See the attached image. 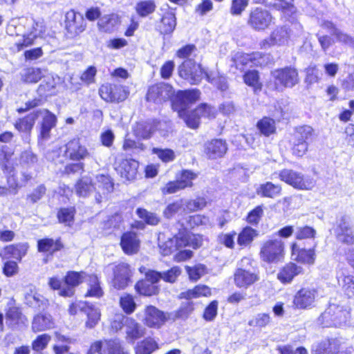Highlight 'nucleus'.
<instances>
[{"label":"nucleus","instance_id":"nucleus-40","mask_svg":"<svg viewBox=\"0 0 354 354\" xmlns=\"http://www.w3.org/2000/svg\"><path fill=\"white\" fill-rule=\"evenodd\" d=\"M84 313L87 315L86 326L89 328H94L100 319L101 314L99 309L95 308L93 305L87 303Z\"/></svg>","mask_w":354,"mask_h":354},{"label":"nucleus","instance_id":"nucleus-19","mask_svg":"<svg viewBox=\"0 0 354 354\" xmlns=\"http://www.w3.org/2000/svg\"><path fill=\"white\" fill-rule=\"evenodd\" d=\"M126 339L133 343L136 339L142 337L146 333V329L134 319L127 317L124 318Z\"/></svg>","mask_w":354,"mask_h":354},{"label":"nucleus","instance_id":"nucleus-15","mask_svg":"<svg viewBox=\"0 0 354 354\" xmlns=\"http://www.w3.org/2000/svg\"><path fill=\"white\" fill-rule=\"evenodd\" d=\"M318 297L317 290L313 288H303L295 295L293 303L296 308L306 309L313 306Z\"/></svg>","mask_w":354,"mask_h":354},{"label":"nucleus","instance_id":"nucleus-10","mask_svg":"<svg viewBox=\"0 0 354 354\" xmlns=\"http://www.w3.org/2000/svg\"><path fill=\"white\" fill-rule=\"evenodd\" d=\"M159 272L154 270H149L146 272V278L140 280L135 286L136 291L145 296H151L156 295L159 291V288L157 285L160 281Z\"/></svg>","mask_w":354,"mask_h":354},{"label":"nucleus","instance_id":"nucleus-54","mask_svg":"<svg viewBox=\"0 0 354 354\" xmlns=\"http://www.w3.org/2000/svg\"><path fill=\"white\" fill-rule=\"evenodd\" d=\"M120 306L127 315L133 313L136 308V304L133 296L126 293L122 294L120 297Z\"/></svg>","mask_w":354,"mask_h":354},{"label":"nucleus","instance_id":"nucleus-8","mask_svg":"<svg viewBox=\"0 0 354 354\" xmlns=\"http://www.w3.org/2000/svg\"><path fill=\"white\" fill-rule=\"evenodd\" d=\"M178 75L189 84H198L205 73L200 64H196L193 59H188L184 61L178 68Z\"/></svg>","mask_w":354,"mask_h":354},{"label":"nucleus","instance_id":"nucleus-33","mask_svg":"<svg viewBox=\"0 0 354 354\" xmlns=\"http://www.w3.org/2000/svg\"><path fill=\"white\" fill-rule=\"evenodd\" d=\"M38 119V113L36 111L29 113L23 118H20L15 123V127L19 132L30 135L35 121Z\"/></svg>","mask_w":354,"mask_h":354},{"label":"nucleus","instance_id":"nucleus-26","mask_svg":"<svg viewBox=\"0 0 354 354\" xmlns=\"http://www.w3.org/2000/svg\"><path fill=\"white\" fill-rule=\"evenodd\" d=\"M96 189L97 194L95 195V200L97 203H100L102 201L103 196H106L111 192L113 189V183L109 176L98 175L96 176Z\"/></svg>","mask_w":354,"mask_h":354},{"label":"nucleus","instance_id":"nucleus-55","mask_svg":"<svg viewBox=\"0 0 354 354\" xmlns=\"http://www.w3.org/2000/svg\"><path fill=\"white\" fill-rule=\"evenodd\" d=\"M184 205L183 212L187 214L202 209L205 207L206 201L203 198H198L194 200H184Z\"/></svg>","mask_w":354,"mask_h":354},{"label":"nucleus","instance_id":"nucleus-21","mask_svg":"<svg viewBox=\"0 0 354 354\" xmlns=\"http://www.w3.org/2000/svg\"><path fill=\"white\" fill-rule=\"evenodd\" d=\"M272 6L280 11L289 21L297 22L296 19L297 9L295 6L294 0H274Z\"/></svg>","mask_w":354,"mask_h":354},{"label":"nucleus","instance_id":"nucleus-11","mask_svg":"<svg viewBox=\"0 0 354 354\" xmlns=\"http://www.w3.org/2000/svg\"><path fill=\"white\" fill-rule=\"evenodd\" d=\"M26 24L31 28L28 32L23 35V39L16 42L17 50L28 47L34 44L35 39L40 37L45 31V27L41 21H35L33 19H26Z\"/></svg>","mask_w":354,"mask_h":354},{"label":"nucleus","instance_id":"nucleus-43","mask_svg":"<svg viewBox=\"0 0 354 354\" xmlns=\"http://www.w3.org/2000/svg\"><path fill=\"white\" fill-rule=\"evenodd\" d=\"M101 354H129L122 346L118 339H110L104 343V348Z\"/></svg>","mask_w":354,"mask_h":354},{"label":"nucleus","instance_id":"nucleus-47","mask_svg":"<svg viewBox=\"0 0 354 354\" xmlns=\"http://www.w3.org/2000/svg\"><path fill=\"white\" fill-rule=\"evenodd\" d=\"M208 82L216 86L221 91H225L228 88L227 79L225 76L220 75L217 72L205 73Z\"/></svg>","mask_w":354,"mask_h":354},{"label":"nucleus","instance_id":"nucleus-38","mask_svg":"<svg viewBox=\"0 0 354 354\" xmlns=\"http://www.w3.org/2000/svg\"><path fill=\"white\" fill-rule=\"evenodd\" d=\"M186 123L187 126L191 129H197L200 124V115L197 111V108L191 111L185 110L178 113Z\"/></svg>","mask_w":354,"mask_h":354},{"label":"nucleus","instance_id":"nucleus-13","mask_svg":"<svg viewBox=\"0 0 354 354\" xmlns=\"http://www.w3.org/2000/svg\"><path fill=\"white\" fill-rule=\"evenodd\" d=\"M174 94V91L171 86L165 83H160L149 88L146 98L147 101L160 104L169 100Z\"/></svg>","mask_w":354,"mask_h":354},{"label":"nucleus","instance_id":"nucleus-62","mask_svg":"<svg viewBox=\"0 0 354 354\" xmlns=\"http://www.w3.org/2000/svg\"><path fill=\"white\" fill-rule=\"evenodd\" d=\"M57 217L60 223L66 225H71L73 221L74 209L73 208L61 209L57 214Z\"/></svg>","mask_w":354,"mask_h":354},{"label":"nucleus","instance_id":"nucleus-32","mask_svg":"<svg viewBox=\"0 0 354 354\" xmlns=\"http://www.w3.org/2000/svg\"><path fill=\"white\" fill-rule=\"evenodd\" d=\"M281 187L279 185L266 182L261 184L256 189L257 194L263 198H275L281 194Z\"/></svg>","mask_w":354,"mask_h":354},{"label":"nucleus","instance_id":"nucleus-61","mask_svg":"<svg viewBox=\"0 0 354 354\" xmlns=\"http://www.w3.org/2000/svg\"><path fill=\"white\" fill-rule=\"evenodd\" d=\"M152 152L164 162H171L176 158L174 151L170 149L153 148Z\"/></svg>","mask_w":354,"mask_h":354},{"label":"nucleus","instance_id":"nucleus-18","mask_svg":"<svg viewBox=\"0 0 354 354\" xmlns=\"http://www.w3.org/2000/svg\"><path fill=\"white\" fill-rule=\"evenodd\" d=\"M84 272H68L64 277V286L59 295L64 297H72L75 294V288L82 282Z\"/></svg>","mask_w":354,"mask_h":354},{"label":"nucleus","instance_id":"nucleus-6","mask_svg":"<svg viewBox=\"0 0 354 354\" xmlns=\"http://www.w3.org/2000/svg\"><path fill=\"white\" fill-rule=\"evenodd\" d=\"M279 177L281 180L298 189L310 190L316 184V181L313 177L305 176L292 169L281 170L279 174Z\"/></svg>","mask_w":354,"mask_h":354},{"label":"nucleus","instance_id":"nucleus-63","mask_svg":"<svg viewBox=\"0 0 354 354\" xmlns=\"http://www.w3.org/2000/svg\"><path fill=\"white\" fill-rule=\"evenodd\" d=\"M180 273V268L178 266H174L167 272H159L160 275V279H162L166 282L174 283L176 281Z\"/></svg>","mask_w":354,"mask_h":354},{"label":"nucleus","instance_id":"nucleus-20","mask_svg":"<svg viewBox=\"0 0 354 354\" xmlns=\"http://www.w3.org/2000/svg\"><path fill=\"white\" fill-rule=\"evenodd\" d=\"M66 26L70 32L79 34L85 30L86 23L80 13L70 10L66 14Z\"/></svg>","mask_w":354,"mask_h":354},{"label":"nucleus","instance_id":"nucleus-12","mask_svg":"<svg viewBox=\"0 0 354 354\" xmlns=\"http://www.w3.org/2000/svg\"><path fill=\"white\" fill-rule=\"evenodd\" d=\"M272 21V16L268 10L256 8L250 12L248 24L256 30H264L269 27Z\"/></svg>","mask_w":354,"mask_h":354},{"label":"nucleus","instance_id":"nucleus-37","mask_svg":"<svg viewBox=\"0 0 354 354\" xmlns=\"http://www.w3.org/2000/svg\"><path fill=\"white\" fill-rule=\"evenodd\" d=\"M176 26V19L175 14L172 11L166 12L161 19L160 25V31L162 34H169L172 32Z\"/></svg>","mask_w":354,"mask_h":354},{"label":"nucleus","instance_id":"nucleus-24","mask_svg":"<svg viewBox=\"0 0 354 354\" xmlns=\"http://www.w3.org/2000/svg\"><path fill=\"white\" fill-rule=\"evenodd\" d=\"M315 249H300L297 244L292 245V258L293 260L308 265H313L315 261Z\"/></svg>","mask_w":354,"mask_h":354},{"label":"nucleus","instance_id":"nucleus-44","mask_svg":"<svg viewBox=\"0 0 354 354\" xmlns=\"http://www.w3.org/2000/svg\"><path fill=\"white\" fill-rule=\"evenodd\" d=\"M158 348L157 342L152 338H146L138 344L136 354H151Z\"/></svg>","mask_w":354,"mask_h":354},{"label":"nucleus","instance_id":"nucleus-3","mask_svg":"<svg viewBox=\"0 0 354 354\" xmlns=\"http://www.w3.org/2000/svg\"><path fill=\"white\" fill-rule=\"evenodd\" d=\"M349 318L350 309L348 306L330 304L319 319L324 326L338 327L346 324Z\"/></svg>","mask_w":354,"mask_h":354},{"label":"nucleus","instance_id":"nucleus-30","mask_svg":"<svg viewBox=\"0 0 354 354\" xmlns=\"http://www.w3.org/2000/svg\"><path fill=\"white\" fill-rule=\"evenodd\" d=\"M28 248L26 243L10 245L4 248L0 253V256L3 259L14 258L20 261L22 257L26 254Z\"/></svg>","mask_w":354,"mask_h":354},{"label":"nucleus","instance_id":"nucleus-60","mask_svg":"<svg viewBox=\"0 0 354 354\" xmlns=\"http://www.w3.org/2000/svg\"><path fill=\"white\" fill-rule=\"evenodd\" d=\"M185 268L189 279L194 281L198 280L206 272L205 266L202 264H198L192 267L186 266Z\"/></svg>","mask_w":354,"mask_h":354},{"label":"nucleus","instance_id":"nucleus-42","mask_svg":"<svg viewBox=\"0 0 354 354\" xmlns=\"http://www.w3.org/2000/svg\"><path fill=\"white\" fill-rule=\"evenodd\" d=\"M88 289L86 297L100 298L103 295V290L100 286L99 280L95 275H90L88 279Z\"/></svg>","mask_w":354,"mask_h":354},{"label":"nucleus","instance_id":"nucleus-41","mask_svg":"<svg viewBox=\"0 0 354 354\" xmlns=\"http://www.w3.org/2000/svg\"><path fill=\"white\" fill-rule=\"evenodd\" d=\"M37 246L39 252L53 253L61 250L62 244L59 240L44 239L38 241Z\"/></svg>","mask_w":354,"mask_h":354},{"label":"nucleus","instance_id":"nucleus-56","mask_svg":"<svg viewBox=\"0 0 354 354\" xmlns=\"http://www.w3.org/2000/svg\"><path fill=\"white\" fill-rule=\"evenodd\" d=\"M198 177L196 173L193 172L191 170L185 169L181 171L180 177L178 180L180 183L183 189L187 187H192L193 186L192 181Z\"/></svg>","mask_w":354,"mask_h":354},{"label":"nucleus","instance_id":"nucleus-31","mask_svg":"<svg viewBox=\"0 0 354 354\" xmlns=\"http://www.w3.org/2000/svg\"><path fill=\"white\" fill-rule=\"evenodd\" d=\"M225 142L221 139H215L206 145L205 152L209 158L216 159L222 157L227 151Z\"/></svg>","mask_w":354,"mask_h":354},{"label":"nucleus","instance_id":"nucleus-1","mask_svg":"<svg viewBox=\"0 0 354 354\" xmlns=\"http://www.w3.org/2000/svg\"><path fill=\"white\" fill-rule=\"evenodd\" d=\"M292 28L286 26L277 27L270 37L261 43V48H268L272 46H283L286 44L291 36L299 37L303 32V27L299 22H291Z\"/></svg>","mask_w":354,"mask_h":354},{"label":"nucleus","instance_id":"nucleus-36","mask_svg":"<svg viewBox=\"0 0 354 354\" xmlns=\"http://www.w3.org/2000/svg\"><path fill=\"white\" fill-rule=\"evenodd\" d=\"M254 59V55L253 54H245L239 52L233 57L232 62L237 69L243 71L246 66H252Z\"/></svg>","mask_w":354,"mask_h":354},{"label":"nucleus","instance_id":"nucleus-50","mask_svg":"<svg viewBox=\"0 0 354 354\" xmlns=\"http://www.w3.org/2000/svg\"><path fill=\"white\" fill-rule=\"evenodd\" d=\"M313 136V129L308 125H304L296 129L295 133V139L297 141L308 142L312 140Z\"/></svg>","mask_w":354,"mask_h":354},{"label":"nucleus","instance_id":"nucleus-5","mask_svg":"<svg viewBox=\"0 0 354 354\" xmlns=\"http://www.w3.org/2000/svg\"><path fill=\"white\" fill-rule=\"evenodd\" d=\"M252 263V259L248 257L241 260L239 268L234 273V282L238 288L247 289L259 280L258 272L253 268H248Z\"/></svg>","mask_w":354,"mask_h":354},{"label":"nucleus","instance_id":"nucleus-39","mask_svg":"<svg viewBox=\"0 0 354 354\" xmlns=\"http://www.w3.org/2000/svg\"><path fill=\"white\" fill-rule=\"evenodd\" d=\"M77 194L80 196H88L96 187L92 183L90 177H82L76 184L75 186Z\"/></svg>","mask_w":354,"mask_h":354},{"label":"nucleus","instance_id":"nucleus-17","mask_svg":"<svg viewBox=\"0 0 354 354\" xmlns=\"http://www.w3.org/2000/svg\"><path fill=\"white\" fill-rule=\"evenodd\" d=\"M189 234L186 231H180L174 237L169 239L161 246L163 248L162 252L164 255H168L182 248L189 245Z\"/></svg>","mask_w":354,"mask_h":354},{"label":"nucleus","instance_id":"nucleus-28","mask_svg":"<svg viewBox=\"0 0 354 354\" xmlns=\"http://www.w3.org/2000/svg\"><path fill=\"white\" fill-rule=\"evenodd\" d=\"M120 245L126 254H132L138 252L140 248V240L135 232H129L122 236Z\"/></svg>","mask_w":354,"mask_h":354},{"label":"nucleus","instance_id":"nucleus-53","mask_svg":"<svg viewBox=\"0 0 354 354\" xmlns=\"http://www.w3.org/2000/svg\"><path fill=\"white\" fill-rule=\"evenodd\" d=\"M43 74L38 68H28L24 70L21 73L22 80L25 82L35 83L41 80Z\"/></svg>","mask_w":354,"mask_h":354},{"label":"nucleus","instance_id":"nucleus-58","mask_svg":"<svg viewBox=\"0 0 354 354\" xmlns=\"http://www.w3.org/2000/svg\"><path fill=\"white\" fill-rule=\"evenodd\" d=\"M136 213L140 218L143 219L149 225H156L160 222V218L156 214L149 212L145 209L138 208Z\"/></svg>","mask_w":354,"mask_h":354},{"label":"nucleus","instance_id":"nucleus-9","mask_svg":"<svg viewBox=\"0 0 354 354\" xmlns=\"http://www.w3.org/2000/svg\"><path fill=\"white\" fill-rule=\"evenodd\" d=\"M201 92L198 89L178 91L172 100V109L174 111H183L189 104L196 102L200 98Z\"/></svg>","mask_w":354,"mask_h":354},{"label":"nucleus","instance_id":"nucleus-52","mask_svg":"<svg viewBox=\"0 0 354 354\" xmlns=\"http://www.w3.org/2000/svg\"><path fill=\"white\" fill-rule=\"evenodd\" d=\"M244 82L249 86L253 87L254 91H261V83L259 82V73L257 71H248L243 75Z\"/></svg>","mask_w":354,"mask_h":354},{"label":"nucleus","instance_id":"nucleus-64","mask_svg":"<svg viewBox=\"0 0 354 354\" xmlns=\"http://www.w3.org/2000/svg\"><path fill=\"white\" fill-rule=\"evenodd\" d=\"M270 321V317L268 314L259 313L253 319L249 321L248 324L250 326L262 328L265 327Z\"/></svg>","mask_w":354,"mask_h":354},{"label":"nucleus","instance_id":"nucleus-27","mask_svg":"<svg viewBox=\"0 0 354 354\" xmlns=\"http://www.w3.org/2000/svg\"><path fill=\"white\" fill-rule=\"evenodd\" d=\"M303 272L304 269L301 266L294 263H288L280 270L277 278L283 283H290L295 277Z\"/></svg>","mask_w":354,"mask_h":354},{"label":"nucleus","instance_id":"nucleus-35","mask_svg":"<svg viewBox=\"0 0 354 354\" xmlns=\"http://www.w3.org/2000/svg\"><path fill=\"white\" fill-rule=\"evenodd\" d=\"M54 327V322L49 314H38L32 322V328L34 332L46 330Z\"/></svg>","mask_w":354,"mask_h":354},{"label":"nucleus","instance_id":"nucleus-22","mask_svg":"<svg viewBox=\"0 0 354 354\" xmlns=\"http://www.w3.org/2000/svg\"><path fill=\"white\" fill-rule=\"evenodd\" d=\"M38 118H42L41 124V136L43 139L49 138L50 130L55 126L57 118L54 114L47 109H39L36 111Z\"/></svg>","mask_w":354,"mask_h":354},{"label":"nucleus","instance_id":"nucleus-49","mask_svg":"<svg viewBox=\"0 0 354 354\" xmlns=\"http://www.w3.org/2000/svg\"><path fill=\"white\" fill-rule=\"evenodd\" d=\"M25 300L29 306L36 308H44L48 303L47 299L37 292L27 294Z\"/></svg>","mask_w":354,"mask_h":354},{"label":"nucleus","instance_id":"nucleus-25","mask_svg":"<svg viewBox=\"0 0 354 354\" xmlns=\"http://www.w3.org/2000/svg\"><path fill=\"white\" fill-rule=\"evenodd\" d=\"M341 345L338 340H324L313 344L312 352L314 354H338Z\"/></svg>","mask_w":354,"mask_h":354},{"label":"nucleus","instance_id":"nucleus-45","mask_svg":"<svg viewBox=\"0 0 354 354\" xmlns=\"http://www.w3.org/2000/svg\"><path fill=\"white\" fill-rule=\"evenodd\" d=\"M133 131L137 137L147 139L149 138L153 133L154 128L150 122H140L135 126Z\"/></svg>","mask_w":354,"mask_h":354},{"label":"nucleus","instance_id":"nucleus-59","mask_svg":"<svg viewBox=\"0 0 354 354\" xmlns=\"http://www.w3.org/2000/svg\"><path fill=\"white\" fill-rule=\"evenodd\" d=\"M197 111L200 115V118H205L208 119H213L216 118L217 111L216 108L209 105L206 103H203L197 107Z\"/></svg>","mask_w":354,"mask_h":354},{"label":"nucleus","instance_id":"nucleus-57","mask_svg":"<svg viewBox=\"0 0 354 354\" xmlns=\"http://www.w3.org/2000/svg\"><path fill=\"white\" fill-rule=\"evenodd\" d=\"M184 207V200L180 199L176 201L167 205L164 211V214L167 218H170L177 213H180L181 214H185V212H183Z\"/></svg>","mask_w":354,"mask_h":354},{"label":"nucleus","instance_id":"nucleus-51","mask_svg":"<svg viewBox=\"0 0 354 354\" xmlns=\"http://www.w3.org/2000/svg\"><path fill=\"white\" fill-rule=\"evenodd\" d=\"M156 8L153 1L147 0L138 2L136 6V10L140 17H145L153 13Z\"/></svg>","mask_w":354,"mask_h":354},{"label":"nucleus","instance_id":"nucleus-46","mask_svg":"<svg viewBox=\"0 0 354 354\" xmlns=\"http://www.w3.org/2000/svg\"><path fill=\"white\" fill-rule=\"evenodd\" d=\"M257 127L260 132L266 136H269L270 134L274 133L276 130L274 120L268 117H264L259 120L257 122Z\"/></svg>","mask_w":354,"mask_h":354},{"label":"nucleus","instance_id":"nucleus-34","mask_svg":"<svg viewBox=\"0 0 354 354\" xmlns=\"http://www.w3.org/2000/svg\"><path fill=\"white\" fill-rule=\"evenodd\" d=\"M14 151L8 146H3L0 150V167L3 173L13 172L14 163L12 156Z\"/></svg>","mask_w":354,"mask_h":354},{"label":"nucleus","instance_id":"nucleus-14","mask_svg":"<svg viewBox=\"0 0 354 354\" xmlns=\"http://www.w3.org/2000/svg\"><path fill=\"white\" fill-rule=\"evenodd\" d=\"M132 275L129 266L125 263H121L113 268V278L112 286L118 290L124 289L131 281Z\"/></svg>","mask_w":354,"mask_h":354},{"label":"nucleus","instance_id":"nucleus-23","mask_svg":"<svg viewBox=\"0 0 354 354\" xmlns=\"http://www.w3.org/2000/svg\"><path fill=\"white\" fill-rule=\"evenodd\" d=\"M337 240L342 243L351 245L354 243V236L350 223L346 218L342 217L335 230Z\"/></svg>","mask_w":354,"mask_h":354},{"label":"nucleus","instance_id":"nucleus-2","mask_svg":"<svg viewBox=\"0 0 354 354\" xmlns=\"http://www.w3.org/2000/svg\"><path fill=\"white\" fill-rule=\"evenodd\" d=\"M64 152V157L75 162H79L89 156V153L86 147L82 145L79 139H73L68 142L64 146V150L61 148L53 150L49 155V158H52L56 163H62V159H59L60 153Z\"/></svg>","mask_w":354,"mask_h":354},{"label":"nucleus","instance_id":"nucleus-48","mask_svg":"<svg viewBox=\"0 0 354 354\" xmlns=\"http://www.w3.org/2000/svg\"><path fill=\"white\" fill-rule=\"evenodd\" d=\"M258 235L257 230L250 227H246L243 229L238 236V244L246 246L252 243L254 239Z\"/></svg>","mask_w":354,"mask_h":354},{"label":"nucleus","instance_id":"nucleus-7","mask_svg":"<svg viewBox=\"0 0 354 354\" xmlns=\"http://www.w3.org/2000/svg\"><path fill=\"white\" fill-rule=\"evenodd\" d=\"M274 88L277 91H283L285 88H292L299 82L296 68L288 66L275 70L272 72Z\"/></svg>","mask_w":354,"mask_h":354},{"label":"nucleus","instance_id":"nucleus-16","mask_svg":"<svg viewBox=\"0 0 354 354\" xmlns=\"http://www.w3.org/2000/svg\"><path fill=\"white\" fill-rule=\"evenodd\" d=\"M167 319L166 315L156 307L148 306L145 308L142 322L148 327L160 328Z\"/></svg>","mask_w":354,"mask_h":354},{"label":"nucleus","instance_id":"nucleus-29","mask_svg":"<svg viewBox=\"0 0 354 354\" xmlns=\"http://www.w3.org/2000/svg\"><path fill=\"white\" fill-rule=\"evenodd\" d=\"M139 163L133 159H124L120 163L118 171L122 178L131 180L136 177Z\"/></svg>","mask_w":354,"mask_h":354},{"label":"nucleus","instance_id":"nucleus-4","mask_svg":"<svg viewBox=\"0 0 354 354\" xmlns=\"http://www.w3.org/2000/svg\"><path fill=\"white\" fill-rule=\"evenodd\" d=\"M285 244L280 238L269 239L261 245L260 259L268 263H277L283 260Z\"/></svg>","mask_w":354,"mask_h":354}]
</instances>
